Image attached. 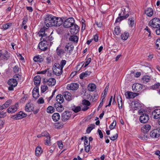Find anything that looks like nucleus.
Here are the masks:
<instances>
[{
	"label": "nucleus",
	"mask_w": 160,
	"mask_h": 160,
	"mask_svg": "<svg viewBox=\"0 0 160 160\" xmlns=\"http://www.w3.org/2000/svg\"><path fill=\"white\" fill-rule=\"evenodd\" d=\"M138 137L143 140H147L148 138L147 135L146 134L141 135Z\"/></svg>",
	"instance_id": "obj_51"
},
{
	"label": "nucleus",
	"mask_w": 160,
	"mask_h": 160,
	"mask_svg": "<svg viewBox=\"0 0 160 160\" xmlns=\"http://www.w3.org/2000/svg\"><path fill=\"white\" fill-rule=\"evenodd\" d=\"M41 136H45L47 138V137L49 136V134L48 132H44L41 133Z\"/></svg>",
	"instance_id": "obj_63"
},
{
	"label": "nucleus",
	"mask_w": 160,
	"mask_h": 160,
	"mask_svg": "<svg viewBox=\"0 0 160 160\" xmlns=\"http://www.w3.org/2000/svg\"><path fill=\"white\" fill-rule=\"evenodd\" d=\"M27 116V114L26 113L21 111L18 113L14 115L12 118L13 119L18 120L26 117Z\"/></svg>",
	"instance_id": "obj_9"
},
{
	"label": "nucleus",
	"mask_w": 160,
	"mask_h": 160,
	"mask_svg": "<svg viewBox=\"0 0 160 160\" xmlns=\"http://www.w3.org/2000/svg\"><path fill=\"white\" fill-rule=\"evenodd\" d=\"M57 144L59 148L60 149H62L63 147V144L62 141H59L57 142Z\"/></svg>",
	"instance_id": "obj_55"
},
{
	"label": "nucleus",
	"mask_w": 160,
	"mask_h": 160,
	"mask_svg": "<svg viewBox=\"0 0 160 160\" xmlns=\"http://www.w3.org/2000/svg\"><path fill=\"white\" fill-rule=\"evenodd\" d=\"M157 28L155 31L156 34L157 35H160V25L158 27V28Z\"/></svg>",
	"instance_id": "obj_64"
},
{
	"label": "nucleus",
	"mask_w": 160,
	"mask_h": 160,
	"mask_svg": "<svg viewBox=\"0 0 160 160\" xmlns=\"http://www.w3.org/2000/svg\"><path fill=\"white\" fill-rule=\"evenodd\" d=\"M34 107L33 104L31 103H27L25 106V111L27 112H30L34 109Z\"/></svg>",
	"instance_id": "obj_24"
},
{
	"label": "nucleus",
	"mask_w": 160,
	"mask_h": 160,
	"mask_svg": "<svg viewBox=\"0 0 160 160\" xmlns=\"http://www.w3.org/2000/svg\"><path fill=\"white\" fill-rule=\"evenodd\" d=\"M117 98L119 108V109H121L122 108V99L120 96H118Z\"/></svg>",
	"instance_id": "obj_40"
},
{
	"label": "nucleus",
	"mask_w": 160,
	"mask_h": 160,
	"mask_svg": "<svg viewBox=\"0 0 160 160\" xmlns=\"http://www.w3.org/2000/svg\"><path fill=\"white\" fill-rule=\"evenodd\" d=\"M91 73V72L86 71L85 72H83L80 74V79H82L84 78L87 77L89 76Z\"/></svg>",
	"instance_id": "obj_37"
},
{
	"label": "nucleus",
	"mask_w": 160,
	"mask_h": 160,
	"mask_svg": "<svg viewBox=\"0 0 160 160\" xmlns=\"http://www.w3.org/2000/svg\"><path fill=\"white\" fill-rule=\"evenodd\" d=\"M10 53H8V52L6 51L2 55L1 58L2 60H7L10 58Z\"/></svg>",
	"instance_id": "obj_33"
},
{
	"label": "nucleus",
	"mask_w": 160,
	"mask_h": 160,
	"mask_svg": "<svg viewBox=\"0 0 160 160\" xmlns=\"http://www.w3.org/2000/svg\"><path fill=\"white\" fill-rule=\"evenodd\" d=\"M121 15L122 13L119 14L118 15L119 17H118L116 19L115 21L116 23L119 22L122 20L128 18L129 16V14L128 13L126 14L125 16H121Z\"/></svg>",
	"instance_id": "obj_23"
},
{
	"label": "nucleus",
	"mask_w": 160,
	"mask_h": 160,
	"mask_svg": "<svg viewBox=\"0 0 160 160\" xmlns=\"http://www.w3.org/2000/svg\"><path fill=\"white\" fill-rule=\"evenodd\" d=\"M33 60L35 62H41L43 61L44 59L41 56L38 55L35 56L33 58Z\"/></svg>",
	"instance_id": "obj_32"
},
{
	"label": "nucleus",
	"mask_w": 160,
	"mask_h": 160,
	"mask_svg": "<svg viewBox=\"0 0 160 160\" xmlns=\"http://www.w3.org/2000/svg\"><path fill=\"white\" fill-rule=\"evenodd\" d=\"M152 115L155 119H158L160 118V109H156L153 111Z\"/></svg>",
	"instance_id": "obj_19"
},
{
	"label": "nucleus",
	"mask_w": 160,
	"mask_h": 160,
	"mask_svg": "<svg viewBox=\"0 0 160 160\" xmlns=\"http://www.w3.org/2000/svg\"><path fill=\"white\" fill-rule=\"evenodd\" d=\"M151 80L150 77L148 75H144L142 78L141 81L143 83H146Z\"/></svg>",
	"instance_id": "obj_29"
},
{
	"label": "nucleus",
	"mask_w": 160,
	"mask_h": 160,
	"mask_svg": "<svg viewBox=\"0 0 160 160\" xmlns=\"http://www.w3.org/2000/svg\"><path fill=\"white\" fill-rule=\"evenodd\" d=\"M11 23H7L3 25L2 27L4 30H6L9 28L11 25Z\"/></svg>",
	"instance_id": "obj_49"
},
{
	"label": "nucleus",
	"mask_w": 160,
	"mask_h": 160,
	"mask_svg": "<svg viewBox=\"0 0 160 160\" xmlns=\"http://www.w3.org/2000/svg\"><path fill=\"white\" fill-rule=\"evenodd\" d=\"M50 137L49 136L47 138V139L46 140L45 144L48 145H50Z\"/></svg>",
	"instance_id": "obj_54"
},
{
	"label": "nucleus",
	"mask_w": 160,
	"mask_h": 160,
	"mask_svg": "<svg viewBox=\"0 0 160 160\" xmlns=\"http://www.w3.org/2000/svg\"><path fill=\"white\" fill-rule=\"evenodd\" d=\"M13 71L15 73H18L19 71V68L17 66H15L13 68Z\"/></svg>",
	"instance_id": "obj_58"
},
{
	"label": "nucleus",
	"mask_w": 160,
	"mask_h": 160,
	"mask_svg": "<svg viewBox=\"0 0 160 160\" xmlns=\"http://www.w3.org/2000/svg\"><path fill=\"white\" fill-rule=\"evenodd\" d=\"M41 41L40 42L38 45V47L39 49L41 50H46L48 47L49 46V44L47 42V41L43 40H41Z\"/></svg>",
	"instance_id": "obj_6"
},
{
	"label": "nucleus",
	"mask_w": 160,
	"mask_h": 160,
	"mask_svg": "<svg viewBox=\"0 0 160 160\" xmlns=\"http://www.w3.org/2000/svg\"><path fill=\"white\" fill-rule=\"evenodd\" d=\"M54 111L55 108L53 107L49 106L47 108V112L49 113H52L54 112Z\"/></svg>",
	"instance_id": "obj_42"
},
{
	"label": "nucleus",
	"mask_w": 160,
	"mask_h": 160,
	"mask_svg": "<svg viewBox=\"0 0 160 160\" xmlns=\"http://www.w3.org/2000/svg\"><path fill=\"white\" fill-rule=\"evenodd\" d=\"M48 28L44 27L43 28H41L38 34L39 36H41L42 37L47 36V32L48 31Z\"/></svg>",
	"instance_id": "obj_18"
},
{
	"label": "nucleus",
	"mask_w": 160,
	"mask_h": 160,
	"mask_svg": "<svg viewBox=\"0 0 160 160\" xmlns=\"http://www.w3.org/2000/svg\"><path fill=\"white\" fill-rule=\"evenodd\" d=\"M129 36V34L127 32H124L121 35V38L123 40H127Z\"/></svg>",
	"instance_id": "obj_44"
},
{
	"label": "nucleus",
	"mask_w": 160,
	"mask_h": 160,
	"mask_svg": "<svg viewBox=\"0 0 160 160\" xmlns=\"http://www.w3.org/2000/svg\"><path fill=\"white\" fill-rule=\"evenodd\" d=\"M96 85L93 83L89 84L88 86V90L91 92H92L94 91L96 88Z\"/></svg>",
	"instance_id": "obj_38"
},
{
	"label": "nucleus",
	"mask_w": 160,
	"mask_h": 160,
	"mask_svg": "<svg viewBox=\"0 0 160 160\" xmlns=\"http://www.w3.org/2000/svg\"><path fill=\"white\" fill-rule=\"evenodd\" d=\"M90 145H86L84 146V150L86 152H88L90 150Z\"/></svg>",
	"instance_id": "obj_60"
},
{
	"label": "nucleus",
	"mask_w": 160,
	"mask_h": 160,
	"mask_svg": "<svg viewBox=\"0 0 160 160\" xmlns=\"http://www.w3.org/2000/svg\"><path fill=\"white\" fill-rule=\"evenodd\" d=\"M116 125V120H114L113 122L110 125L109 128L111 130L113 129Z\"/></svg>",
	"instance_id": "obj_47"
},
{
	"label": "nucleus",
	"mask_w": 160,
	"mask_h": 160,
	"mask_svg": "<svg viewBox=\"0 0 160 160\" xmlns=\"http://www.w3.org/2000/svg\"><path fill=\"white\" fill-rule=\"evenodd\" d=\"M91 58H88L86 62H85V65L84 66V68H85L87 67L91 62Z\"/></svg>",
	"instance_id": "obj_59"
},
{
	"label": "nucleus",
	"mask_w": 160,
	"mask_h": 160,
	"mask_svg": "<svg viewBox=\"0 0 160 160\" xmlns=\"http://www.w3.org/2000/svg\"><path fill=\"white\" fill-rule=\"evenodd\" d=\"M150 136L152 138H157L160 136V128L154 129L150 132Z\"/></svg>",
	"instance_id": "obj_8"
},
{
	"label": "nucleus",
	"mask_w": 160,
	"mask_h": 160,
	"mask_svg": "<svg viewBox=\"0 0 160 160\" xmlns=\"http://www.w3.org/2000/svg\"><path fill=\"white\" fill-rule=\"evenodd\" d=\"M34 84L36 86H39L41 82V77L40 76H35L34 79Z\"/></svg>",
	"instance_id": "obj_28"
},
{
	"label": "nucleus",
	"mask_w": 160,
	"mask_h": 160,
	"mask_svg": "<svg viewBox=\"0 0 160 160\" xmlns=\"http://www.w3.org/2000/svg\"><path fill=\"white\" fill-rule=\"evenodd\" d=\"M149 24L152 28H158L160 25V19L157 18H153L150 21Z\"/></svg>",
	"instance_id": "obj_3"
},
{
	"label": "nucleus",
	"mask_w": 160,
	"mask_h": 160,
	"mask_svg": "<svg viewBox=\"0 0 160 160\" xmlns=\"http://www.w3.org/2000/svg\"><path fill=\"white\" fill-rule=\"evenodd\" d=\"M82 104L83 105L89 106L90 105V103L88 101L86 100H84L82 101Z\"/></svg>",
	"instance_id": "obj_52"
},
{
	"label": "nucleus",
	"mask_w": 160,
	"mask_h": 160,
	"mask_svg": "<svg viewBox=\"0 0 160 160\" xmlns=\"http://www.w3.org/2000/svg\"><path fill=\"white\" fill-rule=\"evenodd\" d=\"M72 109L75 112H78L81 110V108L79 106H76L73 105L72 107Z\"/></svg>",
	"instance_id": "obj_41"
},
{
	"label": "nucleus",
	"mask_w": 160,
	"mask_h": 160,
	"mask_svg": "<svg viewBox=\"0 0 160 160\" xmlns=\"http://www.w3.org/2000/svg\"><path fill=\"white\" fill-rule=\"evenodd\" d=\"M8 83L9 85L8 90L9 91H12L14 89V88L17 86L18 82L15 79L11 78L8 80Z\"/></svg>",
	"instance_id": "obj_2"
},
{
	"label": "nucleus",
	"mask_w": 160,
	"mask_h": 160,
	"mask_svg": "<svg viewBox=\"0 0 160 160\" xmlns=\"http://www.w3.org/2000/svg\"><path fill=\"white\" fill-rule=\"evenodd\" d=\"M53 16L51 15L47 16L45 19L44 23L48 28L53 26Z\"/></svg>",
	"instance_id": "obj_4"
},
{
	"label": "nucleus",
	"mask_w": 160,
	"mask_h": 160,
	"mask_svg": "<svg viewBox=\"0 0 160 160\" xmlns=\"http://www.w3.org/2000/svg\"><path fill=\"white\" fill-rule=\"evenodd\" d=\"M74 23V19L73 18H69L64 22L63 25L64 27L68 28L73 25Z\"/></svg>",
	"instance_id": "obj_5"
},
{
	"label": "nucleus",
	"mask_w": 160,
	"mask_h": 160,
	"mask_svg": "<svg viewBox=\"0 0 160 160\" xmlns=\"http://www.w3.org/2000/svg\"><path fill=\"white\" fill-rule=\"evenodd\" d=\"M48 88L46 85H42L41 87V91L42 92H44Z\"/></svg>",
	"instance_id": "obj_46"
},
{
	"label": "nucleus",
	"mask_w": 160,
	"mask_h": 160,
	"mask_svg": "<svg viewBox=\"0 0 160 160\" xmlns=\"http://www.w3.org/2000/svg\"><path fill=\"white\" fill-rule=\"evenodd\" d=\"M56 100L58 102V103H62L64 101V99L62 95L61 94H58L56 97Z\"/></svg>",
	"instance_id": "obj_31"
},
{
	"label": "nucleus",
	"mask_w": 160,
	"mask_h": 160,
	"mask_svg": "<svg viewBox=\"0 0 160 160\" xmlns=\"http://www.w3.org/2000/svg\"><path fill=\"white\" fill-rule=\"evenodd\" d=\"M79 30V28L76 24H74L72 25L70 28V33L73 35L76 34L78 32Z\"/></svg>",
	"instance_id": "obj_14"
},
{
	"label": "nucleus",
	"mask_w": 160,
	"mask_h": 160,
	"mask_svg": "<svg viewBox=\"0 0 160 160\" xmlns=\"http://www.w3.org/2000/svg\"><path fill=\"white\" fill-rule=\"evenodd\" d=\"M56 52L58 55H60L63 52V50L62 49H59L58 47L56 50Z\"/></svg>",
	"instance_id": "obj_50"
},
{
	"label": "nucleus",
	"mask_w": 160,
	"mask_h": 160,
	"mask_svg": "<svg viewBox=\"0 0 160 160\" xmlns=\"http://www.w3.org/2000/svg\"><path fill=\"white\" fill-rule=\"evenodd\" d=\"M128 23L130 27H133L135 25V18H129L128 19Z\"/></svg>",
	"instance_id": "obj_36"
},
{
	"label": "nucleus",
	"mask_w": 160,
	"mask_h": 160,
	"mask_svg": "<svg viewBox=\"0 0 160 160\" xmlns=\"http://www.w3.org/2000/svg\"><path fill=\"white\" fill-rule=\"evenodd\" d=\"M60 118V115L58 113H54L52 116V119L55 122L58 121L59 119Z\"/></svg>",
	"instance_id": "obj_34"
},
{
	"label": "nucleus",
	"mask_w": 160,
	"mask_h": 160,
	"mask_svg": "<svg viewBox=\"0 0 160 160\" xmlns=\"http://www.w3.org/2000/svg\"><path fill=\"white\" fill-rule=\"evenodd\" d=\"M78 87L79 85L78 84L75 83H72L68 84L67 86V88L68 89L76 90L78 89Z\"/></svg>",
	"instance_id": "obj_17"
},
{
	"label": "nucleus",
	"mask_w": 160,
	"mask_h": 160,
	"mask_svg": "<svg viewBox=\"0 0 160 160\" xmlns=\"http://www.w3.org/2000/svg\"><path fill=\"white\" fill-rule=\"evenodd\" d=\"M32 93L33 97L34 98H38L39 96L38 88L37 86L34 88L32 90Z\"/></svg>",
	"instance_id": "obj_21"
},
{
	"label": "nucleus",
	"mask_w": 160,
	"mask_h": 160,
	"mask_svg": "<svg viewBox=\"0 0 160 160\" xmlns=\"http://www.w3.org/2000/svg\"><path fill=\"white\" fill-rule=\"evenodd\" d=\"M7 116L6 112L3 111L0 112V118H4Z\"/></svg>",
	"instance_id": "obj_53"
},
{
	"label": "nucleus",
	"mask_w": 160,
	"mask_h": 160,
	"mask_svg": "<svg viewBox=\"0 0 160 160\" xmlns=\"http://www.w3.org/2000/svg\"><path fill=\"white\" fill-rule=\"evenodd\" d=\"M142 85L138 83H135L132 86L133 91L136 92L141 91L142 90Z\"/></svg>",
	"instance_id": "obj_10"
},
{
	"label": "nucleus",
	"mask_w": 160,
	"mask_h": 160,
	"mask_svg": "<svg viewBox=\"0 0 160 160\" xmlns=\"http://www.w3.org/2000/svg\"><path fill=\"white\" fill-rule=\"evenodd\" d=\"M145 13L147 16L149 17L152 16L153 13V10L151 8H148L145 11Z\"/></svg>",
	"instance_id": "obj_39"
},
{
	"label": "nucleus",
	"mask_w": 160,
	"mask_h": 160,
	"mask_svg": "<svg viewBox=\"0 0 160 160\" xmlns=\"http://www.w3.org/2000/svg\"><path fill=\"white\" fill-rule=\"evenodd\" d=\"M52 33V32H51L50 35L48 36L47 37V36H45L44 37H41L40 39L41 40H43L45 41H47V42L49 44V46H50L52 44V42H51L53 39V38L52 36H51V34Z\"/></svg>",
	"instance_id": "obj_13"
},
{
	"label": "nucleus",
	"mask_w": 160,
	"mask_h": 160,
	"mask_svg": "<svg viewBox=\"0 0 160 160\" xmlns=\"http://www.w3.org/2000/svg\"><path fill=\"white\" fill-rule=\"evenodd\" d=\"M53 26H59L63 22L62 19L60 18L53 16Z\"/></svg>",
	"instance_id": "obj_7"
},
{
	"label": "nucleus",
	"mask_w": 160,
	"mask_h": 160,
	"mask_svg": "<svg viewBox=\"0 0 160 160\" xmlns=\"http://www.w3.org/2000/svg\"><path fill=\"white\" fill-rule=\"evenodd\" d=\"M121 30L119 26H116L114 29V33L117 35H119L121 32Z\"/></svg>",
	"instance_id": "obj_43"
},
{
	"label": "nucleus",
	"mask_w": 160,
	"mask_h": 160,
	"mask_svg": "<svg viewBox=\"0 0 160 160\" xmlns=\"http://www.w3.org/2000/svg\"><path fill=\"white\" fill-rule=\"evenodd\" d=\"M63 96L64 97L65 99L68 101H70L72 99L71 93L68 91H66L63 93Z\"/></svg>",
	"instance_id": "obj_25"
},
{
	"label": "nucleus",
	"mask_w": 160,
	"mask_h": 160,
	"mask_svg": "<svg viewBox=\"0 0 160 160\" xmlns=\"http://www.w3.org/2000/svg\"><path fill=\"white\" fill-rule=\"evenodd\" d=\"M73 49V46L70 43L67 44L65 47V50L67 53H70L72 52Z\"/></svg>",
	"instance_id": "obj_26"
},
{
	"label": "nucleus",
	"mask_w": 160,
	"mask_h": 160,
	"mask_svg": "<svg viewBox=\"0 0 160 160\" xmlns=\"http://www.w3.org/2000/svg\"><path fill=\"white\" fill-rule=\"evenodd\" d=\"M151 126L149 124L143 125L141 128V131L144 133H147L151 129Z\"/></svg>",
	"instance_id": "obj_20"
},
{
	"label": "nucleus",
	"mask_w": 160,
	"mask_h": 160,
	"mask_svg": "<svg viewBox=\"0 0 160 160\" xmlns=\"http://www.w3.org/2000/svg\"><path fill=\"white\" fill-rule=\"evenodd\" d=\"M71 116L70 112L65 111L63 113L62 116V120L63 121H66L69 119Z\"/></svg>",
	"instance_id": "obj_16"
},
{
	"label": "nucleus",
	"mask_w": 160,
	"mask_h": 160,
	"mask_svg": "<svg viewBox=\"0 0 160 160\" xmlns=\"http://www.w3.org/2000/svg\"><path fill=\"white\" fill-rule=\"evenodd\" d=\"M152 88L153 89L159 88L160 89V83H158L155 84L152 86Z\"/></svg>",
	"instance_id": "obj_56"
},
{
	"label": "nucleus",
	"mask_w": 160,
	"mask_h": 160,
	"mask_svg": "<svg viewBox=\"0 0 160 160\" xmlns=\"http://www.w3.org/2000/svg\"><path fill=\"white\" fill-rule=\"evenodd\" d=\"M42 152V150L40 146L37 147L35 149V154L37 156L40 155Z\"/></svg>",
	"instance_id": "obj_35"
},
{
	"label": "nucleus",
	"mask_w": 160,
	"mask_h": 160,
	"mask_svg": "<svg viewBox=\"0 0 160 160\" xmlns=\"http://www.w3.org/2000/svg\"><path fill=\"white\" fill-rule=\"evenodd\" d=\"M18 107V103H16L14 105H12L9 107L7 109V111L9 113H13L17 110Z\"/></svg>",
	"instance_id": "obj_11"
},
{
	"label": "nucleus",
	"mask_w": 160,
	"mask_h": 160,
	"mask_svg": "<svg viewBox=\"0 0 160 160\" xmlns=\"http://www.w3.org/2000/svg\"><path fill=\"white\" fill-rule=\"evenodd\" d=\"M84 146H86V145H90V142L89 141L87 138L85 137V139H84Z\"/></svg>",
	"instance_id": "obj_57"
},
{
	"label": "nucleus",
	"mask_w": 160,
	"mask_h": 160,
	"mask_svg": "<svg viewBox=\"0 0 160 160\" xmlns=\"http://www.w3.org/2000/svg\"><path fill=\"white\" fill-rule=\"evenodd\" d=\"M52 60V57H47L46 59V62L48 64L51 62Z\"/></svg>",
	"instance_id": "obj_61"
},
{
	"label": "nucleus",
	"mask_w": 160,
	"mask_h": 160,
	"mask_svg": "<svg viewBox=\"0 0 160 160\" xmlns=\"http://www.w3.org/2000/svg\"><path fill=\"white\" fill-rule=\"evenodd\" d=\"M78 37L77 36L75 35L72 36L69 38L70 40L76 42L78 41Z\"/></svg>",
	"instance_id": "obj_45"
},
{
	"label": "nucleus",
	"mask_w": 160,
	"mask_h": 160,
	"mask_svg": "<svg viewBox=\"0 0 160 160\" xmlns=\"http://www.w3.org/2000/svg\"><path fill=\"white\" fill-rule=\"evenodd\" d=\"M125 97L127 99L133 98L138 95V93L133 92H131L128 91L124 94Z\"/></svg>",
	"instance_id": "obj_12"
},
{
	"label": "nucleus",
	"mask_w": 160,
	"mask_h": 160,
	"mask_svg": "<svg viewBox=\"0 0 160 160\" xmlns=\"http://www.w3.org/2000/svg\"><path fill=\"white\" fill-rule=\"evenodd\" d=\"M54 106L56 108L57 111L58 112H62L64 109V107L60 103H56L54 104Z\"/></svg>",
	"instance_id": "obj_27"
},
{
	"label": "nucleus",
	"mask_w": 160,
	"mask_h": 160,
	"mask_svg": "<svg viewBox=\"0 0 160 160\" xmlns=\"http://www.w3.org/2000/svg\"><path fill=\"white\" fill-rule=\"evenodd\" d=\"M157 48L160 49V38L158 39L156 42Z\"/></svg>",
	"instance_id": "obj_48"
},
{
	"label": "nucleus",
	"mask_w": 160,
	"mask_h": 160,
	"mask_svg": "<svg viewBox=\"0 0 160 160\" xmlns=\"http://www.w3.org/2000/svg\"><path fill=\"white\" fill-rule=\"evenodd\" d=\"M47 84L49 86H52L56 83V80L54 78H50L47 81Z\"/></svg>",
	"instance_id": "obj_30"
},
{
	"label": "nucleus",
	"mask_w": 160,
	"mask_h": 160,
	"mask_svg": "<svg viewBox=\"0 0 160 160\" xmlns=\"http://www.w3.org/2000/svg\"><path fill=\"white\" fill-rule=\"evenodd\" d=\"M62 125L60 123H57L55 125V127L57 128H61L62 127Z\"/></svg>",
	"instance_id": "obj_62"
},
{
	"label": "nucleus",
	"mask_w": 160,
	"mask_h": 160,
	"mask_svg": "<svg viewBox=\"0 0 160 160\" xmlns=\"http://www.w3.org/2000/svg\"><path fill=\"white\" fill-rule=\"evenodd\" d=\"M12 100L11 99L8 100L2 106H0V110H2L8 108L12 103Z\"/></svg>",
	"instance_id": "obj_22"
},
{
	"label": "nucleus",
	"mask_w": 160,
	"mask_h": 160,
	"mask_svg": "<svg viewBox=\"0 0 160 160\" xmlns=\"http://www.w3.org/2000/svg\"><path fill=\"white\" fill-rule=\"evenodd\" d=\"M66 63V60H62L60 62V64L57 63H54L52 68L54 73L58 76H59L61 75L62 72L63 67Z\"/></svg>",
	"instance_id": "obj_1"
},
{
	"label": "nucleus",
	"mask_w": 160,
	"mask_h": 160,
	"mask_svg": "<svg viewBox=\"0 0 160 160\" xmlns=\"http://www.w3.org/2000/svg\"><path fill=\"white\" fill-rule=\"evenodd\" d=\"M149 120V116L148 114L144 113L142 114L139 118V120L142 123L147 122Z\"/></svg>",
	"instance_id": "obj_15"
}]
</instances>
